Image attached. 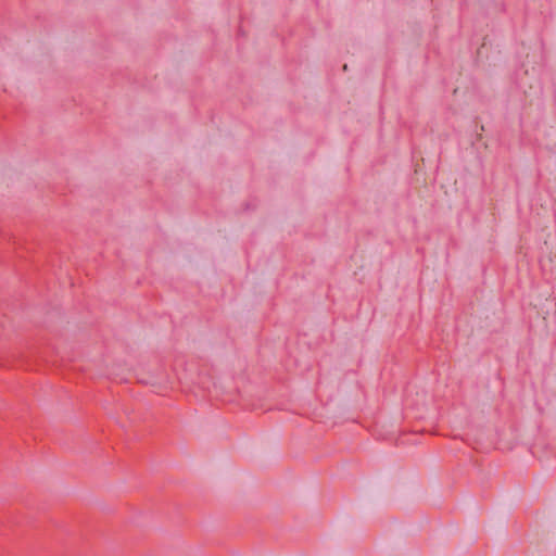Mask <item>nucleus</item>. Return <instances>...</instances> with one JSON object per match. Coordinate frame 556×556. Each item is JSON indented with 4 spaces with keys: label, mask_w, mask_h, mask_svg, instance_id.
I'll use <instances>...</instances> for the list:
<instances>
[{
    "label": "nucleus",
    "mask_w": 556,
    "mask_h": 556,
    "mask_svg": "<svg viewBox=\"0 0 556 556\" xmlns=\"http://www.w3.org/2000/svg\"><path fill=\"white\" fill-rule=\"evenodd\" d=\"M533 306L543 319H546L554 312L555 303L548 295L545 298L538 296L533 302Z\"/></svg>",
    "instance_id": "nucleus-1"
}]
</instances>
